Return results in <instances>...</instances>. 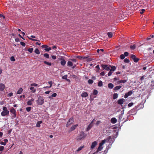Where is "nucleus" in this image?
Instances as JSON below:
<instances>
[{"label":"nucleus","instance_id":"obj_22","mask_svg":"<svg viewBox=\"0 0 154 154\" xmlns=\"http://www.w3.org/2000/svg\"><path fill=\"white\" fill-rule=\"evenodd\" d=\"M42 123V121H39L37 122L36 125V126L37 127H40V124Z\"/></svg>","mask_w":154,"mask_h":154},{"label":"nucleus","instance_id":"obj_44","mask_svg":"<svg viewBox=\"0 0 154 154\" xmlns=\"http://www.w3.org/2000/svg\"><path fill=\"white\" fill-rule=\"evenodd\" d=\"M77 57L79 59H81L83 58V59H85L87 58V57H82L80 56H77Z\"/></svg>","mask_w":154,"mask_h":154},{"label":"nucleus","instance_id":"obj_45","mask_svg":"<svg viewBox=\"0 0 154 154\" xmlns=\"http://www.w3.org/2000/svg\"><path fill=\"white\" fill-rule=\"evenodd\" d=\"M124 62L126 63H129L130 62V60L126 58L124 60Z\"/></svg>","mask_w":154,"mask_h":154},{"label":"nucleus","instance_id":"obj_18","mask_svg":"<svg viewBox=\"0 0 154 154\" xmlns=\"http://www.w3.org/2000/svg\"><path fill=\"white\" fill-rule=\"evenodd\" d=\"M10 112L13 114H15L16 113V110L14 108L12 107L10 110Z\"/></svg>","mask_w":154,"mask_h":154},{"label":"nucleus","instance_id":"obj_41","mask_svg":"<svg viewBox=\"0 0 154 154\" xmlns=\"http://www.w3.org/2000/svg\"><path fill=\"white\" fill-rule=\"evenodd\" d=\"M10 60L11 61H14L15 60V59L14 57L12 56L10 58Z\"/></svg>","mask_w":154,"mask_h":154},{"label":"nucleus","instance_id":"obj_8","mask_svg":"<svg viewBox=\"0 0 154 154\" xmlns=\"http://www.w3.org/2000/svg\"><path fill=\"white\" fill-rule=\"evenodd\" d=\"M125 100L124 99H120L117 101L118 104L119 105L122 104Z\"/></svg>","mask_w":154,"mask_h":154},{"label":"nucleus","instance_id":"obj_15","mask_svg":"<svg viewBox=\"0 0 154 154\" xmlns=\"http://www.w3.org/2000/svg\"><path fill=\"white\" fill-rule=\"evenodd\" d=\"M92 126H93V125L91 124H89V125H88V126L87 128H86V131H89L91 129V128L92 127Z\"/></svg>","mask_w":154,"mask_h":154},{"label":"nucleus","instance_id":"obj_27","mask_svg":"<svg viewBox=\"0 0 154 154\" xmlns=\"http://www.w3.org/2000/svg\"><path fill=\"white\" fill-rule=\"evenodd\" d=\"M67 65L69 66H72L73 65V63L71 61H69L67 63Z\"/></svg>","mask_w":154,"mask_h":154},{"label":"nucleus","instance_id":"obj_52","mask_svg":"<svg viewBox=\"0 0 154 154\" xmlns=\"http://www.w3.org/2000/svg\"><path fill=\"white\" fill-rule=\"evenodd\" d=\"M133 105V103H132V102H131L128 104V107H131Z\"/></svg>","mask_w":154,"mask_h":154},{"label":"nucleus","instance_id":"obj_36","mask_svg":"<svg viewBox=\"0 0 154 154\" xmlns=\"http://www.w3.org/2000/svg\"><path fill=\"white\" fill-rule=\"evenodd\" d=\"M98 94V91L97 90L94 89V91L93 94L94 95H96Z\"/></svg>","mask_w":154,"mask_h":154},{"label":"nucleus","instance_id":"obj_35","mask_svg":"<svg viewBox=\"0 0 154 154\" xmlns=\"http://www.w3.org/2000/svg\"><path fill=\"white\" fill-rule=\"evenodd\" d=\"M126 82V80H120L118 81V82L119 83H125Z\"/></svg>","mask_w":154,"mask_h":154},{"label":"nucleus","instance_id":"obj_1","mask_svg":"<svg viewBox=\"0 0 154 154\" xmlns=\"http://www.w3.org/2000/svg\"><path fill=\"white\" fill-rule=\"evenodd\" d=\"M87 134L83 131H81L76 137V139L78 141H80L84 139L86 136Z\"/></svg>","mask_w":154,"mask_h":154},{"label":"nucleus","instance_id":"obj_54","mask_svg":"<svg viewBox=\"0 0 154 154\" xmlns=\"http://www.w3.org/2000/svg\"><path fill=\"white\" fill-rule=\"evenodd\" d=\"M111 138V136H109L106 139V140H107V142H108L109 140Z\"/></svg>","mask_w":154,"mask_h":154},{"label":"nucleus","instance_id":"obj_28","mask_svg":"<svg viewBox=\"0 0 154 154\" xmlns=\"http://www.w3.org/2000/svg\"><path fill=\"white\" fill-rule=\"evenodd\" d=\"M35 53L38 54H39L40 53V52L38 48L35 49Z\"/></svg>","mask_w":154,"mask_h":154},{"label":"nucleus","instance_id":"obj_3","mask_svg":"<svg viewBox=\"0 0 154 154\" xmlns=\"http://www.w3.org/2000/svg\"><path fill=\"white\" fill-rule=\"evenodd\" d=\"M44 102V100L43 97L40 96L38 97V100L36 101L37 104L39 105L43 104Z\"/></svg>","mask_w":154,"mask_h":154},{"label":"nucleus","instance_id":"obj_16","mask_svg":"<svg viewBox=\"0 0 154 154\" xmlns=\"http://www.w3.org/2000/svg\"><path fill=\"white\" fill-rule=\"evenodd\" d=\"M30 89L31 91V92L33 93H35L36 91V89L35 88L33 87H30Z\"/></svg>","mask_w":154,"mask_h":154},{"label":"nucleus","instance_id":"obj_21","mask_svg":"<svg viewBox=\"0 0 154 154\" xmlns=\"http://www.w3.org/2000/svg\"><path fill=\"white\" fill-rule=\"evenodd\" d=\"M84 147V146H80L79 148H78L77 150L76 151V152H78L80 151Z\"/></svg>","mask_w":154,"mask_h":154},{"label":"nucleus","instance_id":"obj_56","mask_svg":"<svg viewBox=\"0 0 154 154\" xmlns=\"http://www.w3.org/2000/svg\"><path fill=\"white\" fill-rule=\"evenodd\" d=\"M128 54H129L127 52H125L124 53V55H125V56L126 57V56H128Z\"/></svg>","mask_w":154,"mask_h":154},{"label":"nucleus","instance_id":"obj_64","mask_svg":"<svg viewBox=\"0 0 154 154\" xmlns=\"http://www.w3.org/2000/svg\"><path fill=\"white\" fill-rule=\"evenodd\" d=\"M13 93L12 92L9 93L8 94V96L9 97H11L13 95Z\"/></svg>","mask_w":154,"mask_h":154},{"label":"nucleus","instance_id":"obj_57","mask_svg":"<svg viewBox=\"0 0 154 154\" xmlns=\"http://www.w3.org/2000/svg\"><path fill=\"white\" fill-rule=\"evenodd\" d=\"M112 73V71H109V73L108 74V75L109 76H110L111 75Z\"/></svg>","mask_w":154,"mask_h":154},{"label":"nucleus","instance_id":"obj_59","mask_svg":"<svg viewBox=\"0 0 154 154\" xmlns=\"http://www.w3.org/2000/svg\"><path fill=\"white\" fill-rule=\"evenodd\" d=\"M42 48H47L48 47V46L47 45H42Z\"/></svg>","mask_w":154,"mask_h":154},{"label":"nucleus","instance_id":"obj_11","mask_svg":"<svg viewBox=\"0 0 154 154\" xmlns=\"http://www.w3.org/2000/svg\"><path fill=\"white\" fill-rule=\"evenodd\" d=\"M78 126V124L72 125V126L70 128V130L71 131H73L76 128V127H77Z\"/></svg>","mask_w":154,"mask_h":154},{"label":"nucleus","instance_id":"obj_40","mask_svg":"<svg viewBox=\"0 0 154 154\" xmlns=\"http://www.w3.org/2000/svg\"><path fill=\"white\" fill-rule=\"evenodd\" d=\"M38 85L36 83H32L30 85V86L32 87V86L36 87V86H38Z\"/></svg>","mask_w":154,"mask_h":154},{"label":"nucleus","instance_id":"obj_61","mask_svg":"<svg viewBox=\"0 0 154 154\" xmlns=\"http://www.w3.org/2000/svg\"><path fill=\"white\" fill-rule=\"evenodd\" d=\"M105 74V72H102L100 73V75L103 76Z\"/></svg>","mask_w":154,"mask_h":154},{"label":"nucleus","instance_id":"obj_32","mask_svg":"<svg viewBox=\"0 0 154 154\" xmlns=\"http://www.w3.org/2000/svg\"><path fill=\"white\" fill-rule=\"evenodd\" d=\"M57 95V94L55 93H54L53 94H52L51 96L49 97V98H51V97H55Z\"/></svg>","mask_w":154,"mask_h":154},{"label":"nucleus","instance_id":"obj_30","mask_svg":"<svg viewBox=\"0 0 154 154\" xmlns=\"http://www.w3.org/2000/svg\"><path fill=\"white\" fill-rule=\"evenodd\" d=\"M107 35L110 38L112 37V32H108Z\"/></svg>","mask_w":154,"mask_h":154},{"label":"nucleus","instance_id":"obj_51","mask_svg":"<svg viewBox=\"0 0 154 154\" xmlns=\"http://www.w3.org/2000/svg\"><path fill=\"white\" fill-rule=\"evenodd\" d=\"M48 83L50 85V86L49 87L51 88L52 85V81L48 82Z\"/></svg>","mask_w":154,"mask_h":154},{"label":"nucleus","instance_id":"obj_12","mask_svg":"<svg viewBox=\"0 0 154 154\" xmlns=\"http://www.w3.org/2000/svg\"><path fill=\"white\" fill-rule=\"evenodd\" d=\"M82 97H85L88 96V94L87 92H83L81 95Z\"/></svg>","mask_w":154,"mask_h":154},{"label":"nucleus","instance_id":"obj_31","mask_svg":"<svg viewBox=\"0 0 154 154\" xmlns=\"http://www.w3.org/2000/svg\"><path fill=\"white\" fill-rule=\"evenodd\" d=\"M136 46L135 44L133 45H131L130 46V48L132 50H134Z\"/></svg>","mask_w":154,"mask_h":154},{"label":"nucleus","instance_id":"obj_6","mask_svg":"<svg viewBox=\"0 0 154 154\" xmlns=\"http://www.w3.org/2000/svg\"><path fill=\"white\" fill-rule=\"evenodd\" d=\"M130 57L135 63L137 62L139 60V58L136 57V56L134 54H131L130 55Z\"/></svg>","mask_w":154,"mask_h":154},{"label":"nucleus","instance_id":"obj_43","mask_svg":"<svg viewBox=\"0 0 154 154\" xmlns=\"http://www.w3.org/2000/svg\"><path fill=\"white\" fill-rule=\"evenodd\" d=\"M31 109V107H28L26 108V111L29 112L30 111Z\"/></svg>","mask_w":154,"mask_h":154},{"label":"nucleus","instance_id":"obj_50","mask_svg":"<svg viewBox=\"0 0 154 154\" xmlns=\"http://www.w3.org/2000/svg\"><path fill=\"white\" fill-rule=\"evenodd\" d=\"M154 37V35H150V36L149 38H147V40H149L151 39V38H153Z\"/></svg>","mask_w":154,"mask_h":154},{"label":"nucleus","instance_id":"obj_29","mask_svg":"<svg viewBox=\"0 0 154 154\" xmlns=\"http://www.w3.org/2000/svg\"><path fill=\"white\" fill-rule=\"evenodd\" d=\"M98 86L99 87H101L103 85V82L102 81H100L99 82L98 84Z\"/></svg>","mask_w":154,"mask_h":154},{"label":"nucleus","instance_id":"obj_14","mask_svg":"<svg viewBox=\"0 0 154 154\" xmlns=\"http://www.w3.org/2000/svg\"><path fill=\"white\" fill-rule=\"evenodd\" d=\"M111 122L112 124H115L117 122V119L115 118H112L111 120Z\"/></svg>","mask_w":154,"mask_h":154},{"label":"nucleus","instance_id":"obj_13","mask_svg":"<svg viewBox=\"0 0 154 154\" xmlns=\"http://www.w3.org/2000/svg\"><path fill=\"white\" fill-rule=\"evenodd\" d=\"M103 148V147H102V145H101L99 144V146L97 149V150L96 151V152H98L99 151H101L102 149Z\"/></svg>","mask_w":154,"mask_h":154},{"label":"nucleus","instance_id":"obj_2","mask_svg":"<svg viewBox=\"0 0 154 154\" xmlns=\"http://www.w3.org/2000/svg\"><path fill=\"white\" fill-rule=\"evenodd\" d=\"M3 111L1 112V115L3 116H8L9 115V111L6 106H3L2 108Z\"/></svg>","mask_w":154,"mask_h":154},{"label":"nucleus","instance_id":"obj_53","mask_svg":"<svg viewBox=\"0 0 154 154\" xmlns=\"http://www.w3.org/2000/svg\"><path fill=\"white\" fill-rule=\"evenodd\" d=\"M51 49V47H49L48 48H45V50L46 51H49Z\"/></svg>","mask_w":154,"mask_h":154},{"label":"nucleus","instance_id":"obj_48","mask_svg":"<svg viewBox=\"0 0 154 154\" xmlns=\"http://www.w3.org/2000/svg\"><path fill=\"white\" fill-rule=\"evenodd\" d=\"M67 75H65L62 77V78L63 79H67Z\"/></svg>","mask_w":154,"mask_h":154},{"label":"nucleus","instance_id":"obj_38","mask_svg":"<svg viewBox=\"0 0 154 154\" xmlns=\"http://www.w3.org/2000/svg\"><path fill=\"white\" fill-rule=\"evenodd\" d=\"M95 68L96 69H97L96 70L97 72H98L99 71V70L100 69V68L99 66V65H97L95 67Z\"/></svg>","mask_w":154,"mask_h":154},{"label":"nucleus","instance_id":"obj_10","mask_svg":"<svg viewBox=\"0 0 154 154\" xmlns=\"http://www.w3.org/2000/svg\"><path fill=\"white\" fill-rule=\"evenodd\" d=\"M5 88V85L2 83L0 84V91H4Z\"/></svg>","mask_w":154,"mask_h":154},{"label":"nucleus","instance_id":"obj_62","mask_svg":"<svg viewBox=\"0 0 154 154\" xmlns=\"http://www.w3.org/2000/svg\"><path fill=\"white\" fill-rule=\"evenodd\" d=\"M144 12V9H142L141 11L140 12V13L141 14H142Z\"/></svg>","mask_w":154,"mask_h":154},{"label":"nucleus","instance_id":"obj_37","mask_svg":"<svg viewBox=\"0 0 154 154\" xmlns=\"http://www.w3.org/2000/svg\"><path fill=\"white\" fill-rule=\"evenodd\" d=\"M33 50V49L32 48H29L28 49V51L29 52H30V53H31L32 52Z\"/></svg>","mask_w":154,"mask_h":154},{"label":"nucleus","instance_id":"obj_25","mask_svg":"<svg viewBox=\"0 0 154 154\" xmlns=\"http://www.w3.org/2000/svg\"><path fill=\"white\" fill-rule=\"evenodd\" d=\"M118 97V94L117 93H114L113 95V98L114 99H116Z\"/></svg>","mask_w":154,"mask_h":154},{"label":"nucleus","instance_id":"obj_17","mask_svg":"<svg viewBox=\"0 0 154 154\" xmlns=\"http://www.w3.org/2000/svg\"><path fill=\"white\" fill-rule=\"evenodd\" d=\"M122 87V86H117L115 87L114 88V90L115 91H116L120 89Z\"/></svg>","mask_w":154,"mask_h":154},{"label":"nucleus","instance_id":"obj_7","mask_svg":"<svg viewBox=\"0 0 154 154\" xmlns=\"http://www.w3.org/2000/svg\"><path fill=\"white\" fill-rule=\"evenodd\" d=\"M132 94V91H130L128 93H126L124 95V97L125 98H127L129 96L131 95Z\"/></svg>","mask_w":154,"mask_h":154},{"label":"nucleus","instance_id":"obj_4","mask_svg":"<svg viewBox=\"0 0 154 154\" xmlns=\"http://www.w3.org/2000/svg\"><path fill=\"white\" fill-rule=\"evenodd\" d=\"M101 66L103 70L105 69L107 71H109L110 70V65L108 66L107 65L101 64Z\"/></svg>","mask_w":154,"mask_h":154},{"label":"nucleus","instance_id":"obj_49","mask_svg":"<svg viewBox=\"0 0 154 154\" xmlns=\"http://www.w3.org/2000/svg\"><path fill=\"white\" fill-rule=\"evenodd\" d=\"M20 44L23 47H25L26 45L25 43L23 42H20Z\"/></svg>","mask_w":154,"mask_h":154},{"label":"nucleus","instance_id":"obj_42","mask_svg":"<svg viewBox=\"0 0 154 154\" xmlns=\"http://www.w3.org/2000/svg\"><path fill=\"white\" fill-rule=\"evenodd\" d=\"M27 104L28 105H32V102L30 100H29L27 102Z\"/></svg>","mask_w":154,"mask_h":154},{"label":"nucleus","instance_id":"obj_39","mask_svg":"<svg viewBox=\"0 0 154 154\" xmlns=\"http://www.w3.org/2000/svg\"><path fill=\"white\" fill-rule=\"evenodd\" d=\"M93 81L91 79H89L88 81V82L89 84H91L93 83Z\"/></svg>","mask_w":154,"mask_h":154},{"label":"nucleus","instance_id":"obj_19","mask_svg":"<svg viewBox=\"0 0 154 154\" xmlns=\"http://www.w3.org/2000/svg\"><path fill=\"white\" fill-rule=\"evenodd\" d=\"M23 89L22 88H20L17 91V94H20L23 91Z\"/></svg>","mask_w":154,"mask_h":154},{"label":"nucleus","instance_id":"obj_9","mask_svg":"<svg viewBox=\"0 0 154 154\" xmlns=\"http://www.w3.org/2000/svg\"><path fill=\"white\" fill-rule=\"evenodd\" d=\"M97 144V143L96 141H95L92 143L91 146V148L93 149L94 148L95 146Z\"/></svg>","mask_w":154,"mask_h":154},{"label":"nucleus","instance_id":"obj_55","mask_svg":"<svg viewBox=\"0 0 154 154\" xmlns=\"http://www.w3.org/2000/svg\"><path fill=\"white\" fill-rule=\"evenodd\" d=\"M16 113L13 114V115L12 116V118L13 119L16 118Z\"/></svg>","mask_w":154,"mask_h":154},{"label":"nucleus","instance_id":"obj_34","mask_svg":"<svg viewBox=\"0 0 154 154\" xmlns=\"http://www.w3.org/2000/svg\"><path fill=\"white\" fill-rule=\"evenodd\" d=\"M44 63L45 64L47 65L48 66H50L51 65V63L48 62L46 61H44Z\"/></svg>","mask_w":154,"mask_h":154},{"label":"nucleus","instance_id":"obj_58","mask_svg":"<svg viewBox=\"0 0 154 154\" xmlns=\"http://www.w3.org/2000/svg\"><path fill=\"white\" fill-rule=\"evenodd\" d=\"M0 144L4 146L6 144L5 142H3L2 141L0 143Z\"/></svg>","mask_w":154,"mask_h":154},{"label":"nucleus","instance_id":"obj_26","mask_svg":"<svg viewBox=\"0 0 154 154\" xmlns=\"http://www.w3.org/2000/svg\"><path fill=\"white\" fill-rule=\"evenodd\" d=\"M106 142H107V140L104 139L103 140H102L101 143H100V144L101 145L103 146V145Z\"/></svg>","mask_w":154,"mask_h":154},{"label":"nucleus","instance_id":"obj_47","mask_svg":"<svg viewBox=\"0 0 154 154\" xmlns=\"http://www.w3.org/2000/svg\"><path fill=\"white\" fill-rule=\"evenodd\" d=\"M125 55L123 54H122L120 56V58L122 59H124L125 58Z\"/></svg>","mask_w":154,"mask_h":154},{"label":"nucleus","instance_id":"obj_23","mask_svg":"<svg viewBox=\"0 0 154 154\" xmlns=\"http://www.w3.org/2000/svg\"><path fill=\"white\" fill-rule=\"evenodd\" d=\"M108 87L110 88H112L114 87L113 85L111 83H109L108 85Z\"/></svg>","mask_w":154,"mask_h":154},{"label":"nucleus","instance_id":"obj_33","mask_svg":"<svg viewBox=\"0 0 154 154\" xmlns=\"http://www.w3.org/2000/svg\"><path fill=\"white\" fill-rule=\"evenodd\" d=\"M44 56L47 58H49V55L48 54H47V53L45 54H44Z\"/></svg>","mask_w":154,"mask_h":154},{"label":"nucleus","instance_id":"obj_60","mask_svg":"<svg viewBox=\"0 0 154 154\" xmlns=\"http://www.w3.org/2000/svg\"><path fill=\"white\" fill-rule=\"evenodd\" d=\"M52 58L54 60H55L56 59V56L52 55L51 56Z\"/></svg>","mask_w":154,"mask_h":154},{"label":"nucleus","instance_id":"obj_5","mask_svg":"<svg viewBox=\"0 0 154 154\" xmlns=\"http://www.w3.org/2000/svg\"><path fill=\"white\" fill-rule=\"evenodd\" d=\"M74 119L72 117L70 118L67 122L66 125V127H68L71 124H72L74 122Z\"/></svg>","mask_w":154,"mask_h":154},{"label":"nucleus","instance_id":"obj_24","mask_svg":"<svg viewBox=\"0 0 154 154\" xmlns=\"http://www.w3.org/2000/svg\"><path fill=\"white\" fill-rule=\"evenodd\" d=\"M60 63L62 65L64 66L66 64V61L64 60H63L61 61Z\"/></svg>","mask_w":154,"mask_h":154},{"label":"nucleus","instance_id":"obj_20","mask_svg":"<svg viewBox=\"0 0 154 154\" xmlns=\"http://www.w3.org/2000/svg\"><path fill=\"white\" fill-rule=\"evenodd\" d=\"M116 67L115 66H111V67H110V70H109V71H110L112 72L115 71L116 70Z\"/></svg>","mask_w":154,"mask_h":154},{"label":"nucleus","instance_id":"obj_46","mask_svg":"<svg viewBox=\"0 0 154 154\" xmlns=\"http://www.w3.org/2000/svg\"><path fill=\"white\" fill-rule=\"evenodd\" d=\"M4 149V147L3 146H0V151H2Z\"/></svg>","mask_w":154,"mask_h":154},{"label":"nucleus","instance_id":"obj_63","mask_svg":"<svg viewBox=\"0 0 154 154\" xmlns=\"http://www.w3.org/2000/svg\"><path fill=\"white\" fill-rule=\"evenodd\" d=\"M51 92V91H46L45 92V94H48Z\"/></svg>","mask_w":154,"mask_h":154}]
</instances>
